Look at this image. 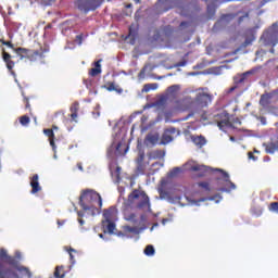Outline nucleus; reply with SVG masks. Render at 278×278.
Segmentation results:
<instances>
[{
  "mask_svg": "<svg viewBox=\"0 0 278 278\" xmlns=\"http://www.w3.org/2000/svg\"><path fill=\"white\" fill-rule=\"evenodd\" d=\"M188 170L192 173H198V177H207L211 173H214V179L219 187L218 192H231V190H236V184L231 182L229 178V174L220 168H212L205 165H199V163H187Z\"/></svg>",
  "mask_w": 278,
  "mask_h": 278,
  "instance_id": "f257e3e1",
  "label": "nucleus"
},
{
  "mask_svg": "<svg viewBox=\"0 0 278 278\" xmlns=\"http://www.w3.org/2000/svg\"><path fill=\"white\" fill-rule=\"evenodd\" d=\"M79 205L85 212H89L91 216H94L103 207V199H101V194L97 191L85 190L80 194Z\"/></svg>",
  "mask_w": 278,
  "mask_h": 278,
  "instance_id": "f03ea898",
  "label": "nucleus"
},
{
  "mask_svg": "<svg viewBox=\"0 0 278 278\" xmlns=\"http://www.w3.org/2000/svg\"><path fill=\"white\" fill-rule=\"evenodd\" d=\"M137 210H151V203L149 202V195L144 191H140L138 189H135L129 195H128V205H134L136 203Z\"/></svg>",
  "mask_w": 278,
  "mask_h": 278,
  "instance_id": "7ed1b4c3",
  "label": "nucleus"
},
{
  "mask_svg": "<svg viewBox=\"0 0 278 278\" xmlns=\"http://www.w3.org/2000/svg\"><path fill=\"white\" fill-rule=\"evenodd\" d=\"M15 270L0 265V278H31V270L23 265L16 266Z\"/></svg>",
  "mask_w": 278,
  "mask_h": 278,
  "instance_id": "20e7f679",
  "label": "nucleus"
},
{
  "mask_svg": "<svg viewBox=\"0 0 278 278\" xmlns=\"http://www.w3.org/2000/svg\"><path fill=\"white\" fill-rule=\"evenodd\" d=\"M15 53L20 55L21 60H29L30 62H36V60H42L47 50L40 47L39 50H29L26 48H16L14 49Z\"/></svg>",
  "mask_w": 278,
  "mask_h": 278,
  "instance_id": "39448f33",
  "label": "nucleus"
},
{
  "mask_svg": "<svg viewBox=\"0 0 278 278\" xmlns=\"http://www.w3.org/2000/svg\"><path fill=\"white\" fill-rule=\"evenodd\" d=\"M264 47H275L278 42V25L274 23L261 37Z\"/></svg>",
  "mask_w": 278,
  "mask_h": 278,
  "instance_id": "423d86ee",
  "label": "nucleus"
},
{
  "mask_svg": "<svg viewBox=\"0 0 278 278\" xmlns=\"http://www.w3.org/2000/svg\"><path fill=\"white\" fill-rule=\"evenodd\" d=\"M116 212V208L114 206H111L109 210H104L103 212V220H102V229L104 233H114V230L116 229V224L112 222L114 218V214Z\"/></svg>",
  "mask_w": 278,
  "mask_h": 278,
  "instance_id": "0eeeda50",
  "label": "nucleus"
},
{
  "mask_svg": "<svg viewBox=\"0 0 278 278\" xmlns=\"http://www.w3.org/2000/svg\"><path fill=\"white\" fill-rule=\"evenodd\" d=\"M78 10L81 12H90L91 10L94 11L99 5V0H76Z\"/></svg>",
  "mask_w": 278,
  "mask_h": 278,
  "instance_id": "6e6552de",
  "label": "nucleus"
},
{
  "mask_svg": "<svg viewBox=\"0 0 278 278\" xmlns=\"http://www.w3.org/2000/svg\"><path fill=\"white\" fill-rule=\"evenodd\" d=\"M212 99H213L212 94L205 91H200L197 93L194 101L197 105H199V108H207V105L212 103Z\"/></svg>",
  "mask_w": 278,
  "mask_h": 278,
  "instance_id": "1a4fd4ad",
  "label": "nucleus"
},
{
  "mask_svg": "<svg viewBox=\"0 0 278 278\" xmlns=\"http://www.w3.org/2000/svg\"><path fill=\"white\" fill-rule=\"evenodd\" d=\"M137 164V169L136 173L137 175H144L147 173V166L149 163H144V150H140L138 153V157L136 160Z\"/></svg>",
  "mask_w": 278,
  "mask_h": 278,
  "instance_id": "9d476101",
  "label": "nucleus"
},
{
  "mask_svg": "<svg viewBox=\"0 0 278 278\" xmlns=\"http://www.w3.org/2000/svg\"><path fill=\"white\" fill-rule=\"evenodd\" d=\"M215 123H217V127H219L222 131H225V129L231 125V122H229V116H227L225 113L215 115Z\"/></svg>",
  "mask_w": 278,
  "mask_h": 278,
  "instance_id": "9b49d317",
  "label": "nucleus"
},
{
  "mask_svg": "<svg viewBox=\"0 0 278 278\" xmlns=\"http://www.w3.org/2000/svg\"><path fill=\"white\" fill-rule=\"evenodd\" d=\"M2 60L5 63V66L9 71V73L15 77L16 76V72H14V66L16 65V63L12 60V54L3 51L2 52Z\"/></svg>",
  "mask_w": 278,
  "mask_h": 278,
  "instance_id": "f8f14e48",
  "label": "nucleus"
},
{
  "mask_svg": "<svg viewBox=\"0 0 278 278\" xmlns=\"http://www.w3.org/2000/svg\"><path fill=\"white\" fill-rule=\"evenodd\" d=\"M175 108L178 112H188L192 108V100L190 98L176 100Z\"/></svg>",
  "mask_w": 278,
  "mask_h": 278,
  "instance_id": "ddd939ff",
  "label": "nucleus"
},
{
  "mask_svg": "<svg viewBox=\"0 0 278 278\" xmlns=\"http://www.w3.org/2000/svg\"><path fill=\"white\" fill-rule=\"evenodd\" d=\"M175 134H177V128L169 127L164 130L162 137H161V144H168L169 142H173Z\"/></svg>",
  "mask_w": 278,
  "mask_h": 278,
  "instance_id": "4468645a",
  "label": "nucleus"
},
{
  "mask_svg": "<svg viewBox=\"0 0 278 278\" xmlns=\"http://www.w3.org/2000/svg\"><path fill=\"white\" fill-rule=\"evenodd\" d=\"M252 71H248L242 74H237L232 77V81L235 86H242V84H247V80L249 79V75H252Z\"/></svg>",
  "mask_w": 278,
  "mask_h": 278,
  "instance_id": "2eb2a0df",
  "label": "nucleus"
},
{
  "mask_svg": "<svg viewBox=\"0 0 278 278\" xmlns=\"http://www.w3.org/2000/svg\"><path fill=\"white\" fill-rule=\"evenodd\" d=\"M244 42L241 45L243 49H247V47H250V45H253V41L255 40V30L253 28H249L244 33Z\"/></svg>",
  "mask_w": 278,
  "mask_h": 278,
  "instance_id": "dca6fc26",
  "label": "nucleus"
},
{
  "mask_svg": "<svg viewBox=\"0 0 278 278\" xmlns=\"http://www.w3.org/2000/svg\"><path fill=\"white\" fill-rule=\"evenodd\" d=\"M38 179H39L38 174H35L33 175V177H30L31 194H38V192L42 190V187H40V182L38 181Z\"/></svg>",
  "mask_w": 278,
  "mask_h": 278,
  "instance_id": "f3484780",
  "label": "nucleus"
},
{
  "mask_svg": "<svg viewBox=\"0 0 278 278\" xmlns=\"http://www.w3.org/2000/svg\"><path fill=\"white\" fill-rule=\"evenodd\" d=\"M157 142H160V135L156 132V134H148L146 136V139H144V144L147 147H155V144H157Z\"/></svg>",
  "mask_w": 278,
  "mask_h": 278,
  "instance_id": "a211bd4d",
  "label": "nucleus"
},
{
  "mask_svg": "<svg viewBox=\"0 0 278 278\" xmlns=\"http://www.w3.org/2000/svg\"><path fill=\"white\" fill-rule=\"evenodd\" d=\"M166 152L163 150H154L148 153V160H164Z\"/></svg>",
  "mask_w": 278,
  "mask_h": 278,
  "instance_id": "6ab92c4d",
  "label": "nucleus"
},
{
  "mask_svg": "<svg viewBox=\"0 0 278 278\" xmlns=\"http://www.w3.org/2000/svg\"><path fill=\"white\" fill-rule=\"evenodd\" d=\"M43 134L49 138L50 147L55 151V134L53 132V129L46 128L43 129Z\"/></svg>",
  "mask_w": 278,
  "mask_h": 278,
  "instance_id": "aec40b11",
  "label": "nucleus"
},
{
  "mask_svg": "<svg viewBox=\"0 0 278 278\" xmlns=\"http://www.w3.org/2000/svg\"><path fill=\"white\" fill-rule=\"evenodd\" d=\"M101 62L102 60H98L93 63L94 67L89 70L90 77H97L98 75H101Z\"/></svg>",
  "mask_w": 278,
  "mask_h": 278,
  "instance_id": "412c9836",
  "label": "nucleus"
},
{
  "mask_svg": "<svg viewBox=\"0 0 278 278\" xmlns=\"http://www.w3.org/2000/svg\"><path fill=\"white\" fill-rule=\"evenodd\" d=\"M52 278H66V270H64V265H58L54 268Z\"/></svg>",
  "mask_w": 278,
  "mask_h": 278,
  "instance_id": "4be33fe9",
  "label": "nucleus"
},
{
  "mask_svg": "<svg viewBox=\"0 0 278 278\" xmlns=\"http://www.w3.org/2000/svg\"><path fill=\"white\" fill-rule=\"evenodd\" d=\"M70 111H71L70 117L72 118V121H75V123H77V116L79 112V102H74L71 105Z\"/></svg>",
  "mask_w": 278,
  "mask_h": 278,
  "instance_id": "5701e85b",
  "label": "nucleus"
},
{
  "mask_svg": "<svg viewBox=\"0 0 278 278\" xmlns=\"http://www.w3.org/2000/svg\"><path fill=\"white\" fill-rule=\"evenodd\" d=\"M124 218L128 223H134V225H138V216L136 215V213L124 211Z\"/></svg>",
  "mask_w": 278,
  "mask_h": 278,
  "instance_id": "b1692460",
  "label": "nucleus"
},
{
  "mask_svg": "<svg viewBox=\"0 0 278 278\" xmlns=\"http://www.w3.org/2000/svg\"><path fill=\"white\" fill-rule=\"evenodd\" d=\"M265 151L266 153H269L270 155H273V153L278 151V141L265 144Z\"/></svg>",
  "mask_w": 278,
  "mask_h": 278,
  "instance_id": "393cba45",
  "label": "nucleus"
},
{
  "mask_svg": "<svg viewBox=\"0 0 278 278\" xmlns=\"http://www.w3.org/2000/svg\"><path fill=\"white\" fill-rule=\"evenodd\" d=\"M124 233H134V236H138V233H140V230L138 229V227L124 226Z\"/></svg>",
  "mask_w": 278,
  "mask_h": 278,
  "instance_id": "a878e982",
  "label": "nucleus"
},
{
  "mask_svg": "<svg viewBox=\"0 0 278 278\" xmlns=\"http://www.w3.org/2000/svg\"><path fill=\"white\" fill-rule=\"evenodd\" d=\"M206 142H207V140H205V137H203V136L193 138V143L197 147H205Z\"/></svg>",
  "mask_w": 278,
  "mask_h": 278,
  "instance_id": "bb28decb",
  "label": "nucleus"
},
{
  "mask_svg": "<svg viewBox=\"0 0 278 278\" xmlns=\"http://www.w3.org/2000/svg\"><path fill=\"white\" fill-rule=\"evenodd\" d=\"M151 90H157V83L146 84L142 88V92H151Z\"/></svg>",
  "mask_w": 278,
  "mask_h": 278,
  "instance_id": "cd10ccee",
  "label": "nucleus"
},
{
  "mask_svg": "<svg viewBox=\"0 0 278 278\" xmlns=\"http://www.w3.org/2000/svg\"><path fill=\"white\" fill-rule=\"evenodd\" d=\"M5 262H7V264H9V266H13V268H15V270H16V266H21V265H18V261H16V258L14 256H7Z\"/></svg>",
  "mask_w": 278,
  "mask_h": 278,
  "instance_id": "c85d7f7f",
  "label": "nucleus"
},
{
  "mask_svg": "<svg viewBox=\"0 0 278 278\" xmlns=\"http://www.w3.org/2000/svg\"><path fill=\"white\" fill-rule=\"evenodd\" d=\"M106 90H109V92H118L121 94V92H123V89L117 88L116 85L114 83H109L108 86H105Z\"/></svg>",
  "mask_w": 278,
  "mask_h": 278,
  "instance_id": "c756f323",
  "label": "nucleus"
},
{
  "mask_svg": "<svg viewBox=\"0 0 278 278\" xmlns=\"http://www.w3.org/2000/svg\"><path fill=\"white\" fill-rule=\"evenodd\" d=\"M65 251H67L72 264H75V256L73 253H77V250H75L73 248L65 247Z\"/></svg>",
  "mask_w": 278,
  "mask_h": 278,
  "instance_id": "7c9ffc66",
  "label": "nucleus"
},
{
  "mask_svg": "<svg viewBox=\"0 0 278 278\" xmlns=\"http://www.w3.org/2000/svg\"><path fill=\"white\" fill-rule=\"evenodd\" d=\"M144 254L148 255V257L155 255V248H153V245H147L144 249Z\"/></svg>",
  "mask_w": 278,
  "mask_h": 278,
  "instance_id": "2f4dec72",
  "label": "nucleus"
},
{
  "mask_svg": "<svg viewBox=\"0 0 278 278\" xmlns=\"http://www.w3.org/2000/svg\"><path fill=\"white\" fill-rule=\"evenodd\" d=\"M269 99L270 98L268 96L263 94L260 99L261 105H263V108H266V105H268L269 103Z\"/></svg>",
  "mask_w": 278,
  "mask_h": 278,
  "instance_id": "473e14b6",
  "label": "nucleus"
},
{
  "mask_svg": "<svg viewBox=\"0 0 278 278\" xmlns=\"http://www.w3.org/2000/svg\"><path fill=\"white\" fill-rule=\"evenodd\" d=\"M20 123L21 125H23L24 127L27 126L28 123H30L29 116L27 115H23L20 117Z\"/></svg>",
  "mask_w": 278,
  "mask_h": 278,
  "instance_id": "72a5a7b5",
  "label": "nucleus"
},
{
  "mask_svg": "<svg viewBox=\"0 0 278 278\" xmlns=\"http://www.w3.org/2000/svg\"><path fill=\"white\" fill-rule=\"evenodd\" d=\"M198 186L200 188H203V190H205V192H210L212 190L210 188V182L202 181V182H199Z\"/></svg>",
  "mask_w": 278,
  "mask_h": 278,
  "instance_id": "f704fd0d",
  "label": "nucleus"
},
{
  "mask_svg": "<svg viewBox=\"0 0 278 278\" xmlns=\"http://www.w3.org/2000/svg\"><path fill=\"white\" fill-rule=\"evenodd\" d=\"M1 45H4V47H9V49H13L14 51V43L12 41H5L4 39H0Z\"/></svg>",
  "mask_w": 278,
  "mask_h": 278,
  "instance_id": "c9c22d12",
  "label": "nucleus"
},
{
  "mask_svg": "<svg viewBox=\"0 0 278 278\" xmlns=\"http://www.w3.org/2000/svg\"><path fill=\"white\" fill-rule=\"evenodd\" d=\"M179 173H181V168L180 167H174L170 170L169 175H170V177H177V175H179Z\"/></svg>",
  "mask_w": 278,
  "mask_h": 278,
  "instance_id": "e433bc0d",
  "label": "nucleus"
},
{
  "mask_svg": "<svg viewBox=\"0 0 278 278\" xmlns=\"http://www.w3.org/2000/svg\"><path fill=\"white\" fill-rule=\"evenodd\" d=\"M269 212H276L278 214V202H271L269 204Z\"/></svg>",
  "mask_w": 278,
  "mask_h": 278,
  "instance_id": "4c0bfd02",
  "label": "nucleus"
},
{
  "mask_svg": "<svg viewBox=\"0 0 278 278\" xmlns=\"http://www.w3.org/2000/svg\"><path fill=\"white\" fill-rule=\"evenodd\" d=\"M23 101L25 103V109L31 112V104H29V99L27 97H24Z\"/></svg>",
  "mask_w": 278,
  "mask_h": 278,
  "instance_id": "58836bf2",
  "label": "nucleus"
},
{
  "mask_svg": "<svg viewBox=\"0 0 278 278\" xmlns=\"http://www.w3.org/2000/svg\"><path fill=\"white\" fill-rule=\"evenodd\" d=\"M9 256L10 255H8V252L4 249L0 250V257L2 260H8Z\"/></svg>",
  "mask_w": 278,
  "mask_h": 278,
  "instance_id": "ea45409f",
  "label": "nucleus"
},
{
  "mask_svg": "<svg viewBox=\"0 0 278 278\" xmlns=\"http://www.w3.org/2000/svg\"><path fill=\"white\" fill-rule=\"evenodd\" d=\"M157 166V170L164 166V162H155L152 164V168H155Z\"/></svg>",
  "mask_w": 278,
  "mask_h": 278,
  "instance_id": "a19ab883",
  "label": "nucleus"
},
{
  "mask_svg": "<svg viewBox=\"0 0 278 278\" xmlns=\"http://www.w3.org/2000/svg\"><path fill=\"white\" fill-rule=\"evenodd\" d=\"M160 197L161 199H166V197L168 195V193L162 189L159 190Z\"/></svg>",
  "mask_w": 278,
  "mask_h": 278,
  "instance_id": "79ce46f5",
  "label": "nucleus"
},
{
  "mask_svg": "<svg viewBox=\"0 0 278 278\" xmlns=\"http://www.w3.org/2000/svg\"><path fill=\"white\" fill-rule=\"evenodd\" d=\"M207 12H208V14L214 15V13L216 12V9H214V7H212V5H207Z\"/></svg>",
  "mask_w": 278,
  "mask_h": 278,
  "instance_id": "37998d69",
  "label": "nucleus"
},
{
  "mask_svg": "<svg viewBox=\"0 0 278 278\" xmlns=\"http://www.w3.org/2000/svg\"><path fill=\"white\" fill-rule=\"evenodd\" d=\"M83 40H84V36L83 35H77L76 36V41L78 42V45H81Z\"/></svg>",
  "mask_w": 278,
  "mask_h": 278,
  "instance_id": "c03bdc74",
  "label": "nucleus"
},
{
  "mask_svg": "<svg viewBox=\"0 0 278 278\" xmlns=\"http://www.w3.org/2000/svg\"><path fill=\"white\" fill-rule=\"evenodd\" d=\"M128 36H136V29H134V26L129 27V34Z\"/></svg>",
  "mask_w": 278,
  "mask_h": 278,
  "instance_id": "a18cd8bd",
  "label": "nucleus"
},
{
  "mask_svg": "<svg viewBox=\"0 0 278 278\" xmlns=\"http://www.w3.org/2000/svg\"><path fill=\"white\" fill-rule=\"evenodd\" d=\"M244 18H249V13H245L243 16H240L238 20V23H242V21H244Z\"/></svg>",
  "mask_w": 278,
  "mask_h": 278,
  "instance_id": "49530a36",
  "label": "nucleus"
},
{
  "mask_svg": "<svg viewBox=\"0 0 278 278\" xmlns=\"http://www.w3.org/2000/svg\"><path fill=\"white\" fill-rule=\"evenodd\" d=\"M237 89H238V85H235V86L230 87V88L228 89V94H231V92H233V91L237 90Z\"/></svg>",
  "mask_w": 278,
  "mask_h": 278,
  "instance_id": "de8ad7c7",
  "label": "nucleus"
},
{
  "mask_svg": "<svg viewBox=\"0 0 278 278\" xmlns=\"http://www.w3.org/2000/svg\"><path fill=\"white\" fill-rule=\"evenodd\" d=\"M168 90H169V92H177V90H178V88H177V86H170L169 88H168Z\"/></svg>",
  "mask_w": 278,
  "mask_h": 278,
  "instance_id": "09e8293b",
  "label": "nucleus"
},
{
  "mask_svg": "<svg viewBox=\"0 0 278 278\" xmlns=\"http://www.w3.org/2000/svg\"><path fill=\"white\" fill-rule=\"evenodd\" d=\"M159 4L168 5V0H159Z\"/></svg>",
  "mask_w": 278,
  "mask_h": 278,
  "instance_id": "8fccbe9b",
  "label": "nucleus"
},
{
  "mask_svg": "<svg viewBox=\"0 0 278 278\" xmlns=\"http://www.w3.org/2000/svg\"><path fill=\"white\" fill-rule=\"evenodd\" d=\"M249 157L252 160H255V156L253 155V152H249Z\"/></svg>",
  "mask_w": 278,
  "mask_h": 278,
  "instance_id": "3c124183",
  "label": "nucleus"
},
{
  "mask_svg": "<svg viewBox=\"0 0 278 278\" xmlns=\"http://www.w3.org/2000/svg\"><path fill=\"white\" fill-rule=\"evenodd\" d=\"M78 223H79L80 226H84V223H85V222H84V219L78 218Z\"/></svg>",
  "mask_w": 278,
  "mask_h": 278,
  "instance_id": "603ef678",
  "label": "nucleus"
},
{
  "mask_svg": "<svg viewBox=\"0 0 278 278\" xmlns=\"http://www.w3.org/2000/svg\"><path fill=\"white\" fill-rule=\"evenodd\" d=\"M186 25H188L187 22H181V23H180V27H186Z\"/></svg>",
  "mask_w": 278,
  "mask_h": 278,
  "instance_id": "864d4df0",
  "label": "nucleus"
},
{
  "mask_svg": "<svg viewBox=\"0 0 278 278\" xmlns=\"http://www.w3.org/2000/svg\"><path fill=\"white\" fill-rule=\"evenodd\" d=\"M141 220H146L147 216L144 214L140 215Z\"/></svg>",
  "mask_w": 278,
  "mask_h": 278,
  "instance_id": "5fc2aeb1",
  "label": "nucleus"
},
{
  "mask_svg": "<svg viewBox=\"0 0 278 278\" xmlns=\"http://www.w3.org/2000/svg\"><path fill=\"white\" fill-rule=\"evenodd\" d=\"M162 223H163V225H166V223H168V219L167 218H163Z\"/></svg>",
  "mask_w": 278,
  "mask_h": 278,
  "instance_id": "6e6d98bb",
  "label": "nucleus"
},
{
  "mask_svg": "<svg viewBox=\"0 0 278 278\" xmlns=\"http://www.w3.org/2000/svg\"><path fill=\"white\" fill-rule=\"evenodd\" d=\"M190 116H194V113H190V114L185 118V121H188V118H190Z\"/></svg>",
  "mask_w": 278,
  "mask_h": 278,
  "instance_id": "4d7b16f0",
  "label": "nucleus"
},
{
  "mask_svg": "<svg viewBox=\"0 0 278 278\" xmlns=\"http://www.w3.org/2000/svg\"><path fill=\"white\" fill-rule=\"evenodd\" d=\"M53 129H54L55 131H58V126L53 125V126H52V131H53Z\"/></svg>",
  "mask_w": 278,
  "mask_h": 278,
  "instance_id": "13d9d810",
  "label": "nucleus"
},
{
  "mask_svg": "<svg viewBox=\"0 0 278 278\" xmlns=\"http://www.w3.org/2000/svg\"><path fill=\"white\" fill-rule=\"evenodd\" d=\"M45 29H51V24H48Z\"/></svg>",
  "mask_w": 278,
  "mask_h": 278,
  "instance_id": "bf43d9fd",
  "label": "nucleus"
},
{
  "mask_svg": "<svg viewBox=\"0 0 278 278\" xmlns=\"http://www.w3.org/2000/svg\"><path fill=\"white\" fill-rule=\"evenodd\" d=\"M117 236L121 237V236H125V233H123L122 231L117 232Z\"/></svg>",
  "mask_w": 278,
  "mask_h": 278,
  "instance_id": "052dcab7",
  "label": "nucleus"
},
{
  "mask_svg": "<svg viewBox=\"0 0 278 278\" xmlns=\"http://www.w3.org/2000/svg\"><path fill=\"white\" fill-rule=\"evenodd\" d=\"M126 8H127V9L132 8V4H131V3L126 4Z\"/></svg>",
  "mask_w": 278,
  "mask_h": 278,
  "instance_id": "680f3d73",
  "label": "nucleus"
},
{
  "mask_svg": "<svg viewBox=\"0 0 278 278\" xmlns=\"http://www.w3.org/2000/svg\"><path fill=\"white\" fill-rule=\"evenodd\" d=\"M58 225H59V226H62V225H64V222H60V220H59V222H58Z\"/></svg>",
  "mask_w": 278,
  "mask_h": 278,
  "instance_id": "e2e57ef3",
  "label": "nucleus"
},
{
  "mask_svg": "<svg viewBox=\"0 0 278 278\" xmlns=\"http://www.w3.org/2000/svg\"><path fill=\"white\" fill-rule=\"evenodd\" d=\"M142 75H144V71L140 72L139 77H142Z\"/></svg>",
  "mask_w": 278,
  "mask_h": 278,
  "instance_id": "0e129e2a",
  "label": "nucleus"
},
{
  "mask_svg": "<svg viewBox=\"0 0 278 278\" xmlns=\"http://www.w3.org/2000/svg\"><path fill=\"white\" fill-rule=\"evenodd\" d=\"M135 1V3H140V0H134Z\"/></svg>",
  "mask_w": 278,
  "mask_h": 278,
  "instance_id": "69168bd1",
  "label": "nucleus"
},
{
  "mask_svg": "<svg viewBox=\"0 0 278 278\" xmlns=\"http://www.w3.org/2000/svg\"><path fill=\"white\" fill-rule=\"evenodd\" d=\"M99 238H103V233H100V235H99Z\"/></svg>",
  "mask_w": 278,
  "mask_h": 278,
  "instance_id": "338daca9",
  "label": "nucleus"
},
{
  "mask_svg": "<svg viewBox=\"0 0 278 278\" xmlns=\"http://www.w3.org/2000/svg\"><path fill=\"white\" fill-rule=\"evenodd\" d=\"M78 216H80V217H81V216H84V214H81V213H78Z\"/></svg>",
  "mask_w": 278,
  "mask_h": 278,
  "instance_id": "774afa93",
  "label": "nucleus"
}]
</instances>
